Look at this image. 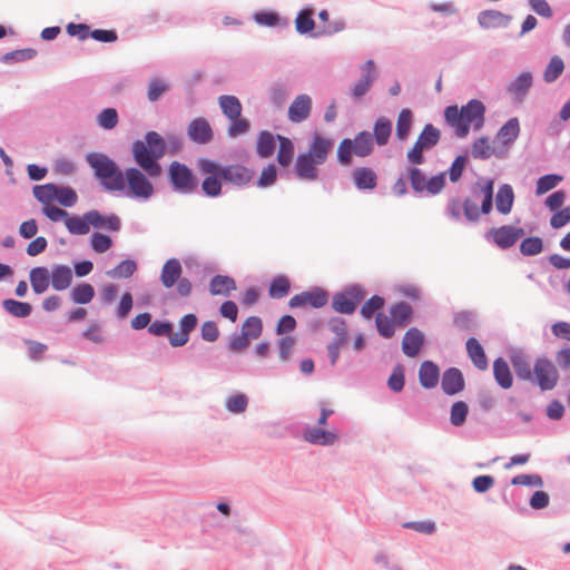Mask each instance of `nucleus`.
<instances>
[{
	"instance_id": "f257e3e1",
	"label": "nucleus",
	"mask_w": 570,
	"mask_h": 570,
	"mask_svg": "<svg viewBox=\"0 0 570 570\" xmlns=\"http://www.w3.org/2000/svg\"><path fill=\"white\" fill-rule=\"evenodd\" d=\"M166 154V142L156 131H149L145 140H137L132 144V155L136 164L147 176L155 178L160 176L161 166L158 159Z\"/></svg>"
},
{
	"instance_id": "f03ea898",
	"label": "nucleus",
	"mask_w": 570,
	"mask_h": 570,
	"mask_svg": "<svg viewBox=\"0 0 570 570\" xmlns=\"http://www.w3.org/2000/svg\"><path fill=\"white\" fill-rule=\"evenodd\" d=\"M484 105L480 100H470L459 109L456 106H449L444 110L446 122L455 130L460 138L468 136L470 128L480 130L484 124Z\"/></svg>"
},
{
	"instance_id": "7ed1b4c3",
	"label": "nucleus",
	"mask_w": 570,
	"mask_h": 570,
	"mask_svg": "<svg viewBox=\"0 0 570 570\" xmlns=\"http://www.w3.org/2000/svg\"><path fill=\"white\" fill-rule=\"evenodd\" d=\"M494 181L489 178L479 179L472 188V197L463 202V215L469 222H478L482 214H490L493 207Z\"/></svg>"
},
{
	"instance_id": "20e7f679",
	"label": "nucleus",
	"mask_w": 570,
	"mask_h": 570,
	"mask_svg": "<svg viewBox=\"0 0 570 570\" xmlns=\"http://www.w3.org/2000/svg\"><path fill=\"white\" fill-rule=\"evenodd\" d=\"M86 160L94 169L95 176L100 180L101 186L109 191H122L125 189L124 173L117 164L105 154L89 153Z\"/></svg>"
},
{
	"instance_id": "39448f33",
	"label": "nucleus",
	"mask_w": 570,
	"mask_h": 570,
	"mask_svg": "<svg viewBox=\"0 0 570 570\" xmlns=\"http://www.w3.org/2000/svg\"><path fill=\"white\" fill-rule=\"evenodd\" d=\"M198 168L202 174H219L223 180L236 186L247 185L254 177V170L243 165L235 164L222 167L207 158L198 161Z\"/></svg>"
},
{
	"instance_id": "423d86ee",
	"label": "nucleus",
	"mask_w": 570,
	"mask_h": 570,
	"mask_svg": "<svg viewBox=\"0 0 570 570\" xmlns=\"http://www.w3.org/2000/svg\"><path fill=\"white\" fill-rule=\"evenodd\" d=\"M373 151V136L368 131L358 132L354 140L345 138L337 147V158L342 165L352 163V155L366 157Z\"/></svg>"
},
{
	"instance_id": "0eeeda50",
	"label": "nucleus",
	"mask_w": 570,
	"mask_h": 570,
	"mask_svg": "<svg viewBox=\"0 0 570 570\" xmlns=\"http://www.w3.org/2000/svg\"><path fill=\"white\" fill-rule=\"evenodd\" d=\"M181 274L183 267L180 262L177 258H170L163 265L160 281L166 288H171L177 284V294L181 297H187L191 293L193 285L188 278L181 277Z\"/></svg>"
},
{
	"instance_id": "6e6552de",
	"label": "nucleus",
	"mask_w": 570,
	"mask_h": 570,
	"mask_svg": "<svg viewBox=\"0 0 570 570\" xmlns=\"http://www.w3.org/2000/svg\"><path fill=\"white\" fill-rule=\"evenodd\" d=\"M441 132L433 125L428 124L419 135L413 147L407 151V160L412 165L424 163L423 151L433 148L440 140Z\"/></svg>"
},
{
	"instance_id": "1a4fd4ad",
	"label": "nucleus",
	"mask_w": 570,
	"mask_h": 570,
	"mask_svg": "<svg viewBox=\"0 0 570 570\" xmlns=\"http://www.w3.org/2000/svg\"><path fill=\"white\" fill-rule=\"evenodd\" d=\"M169 176L175 189L184 194H190L197 188V180L186 165L178 161L171 163L169 166Z\"/></svg>"
},
{
	"instance_id": "9d476101",
	"label": "nucleus",
	"mask_w": 570,
	"mask_h": 570,
	"mask_svg": "<svg viewBox=\"0 0 570 570\" xmlns=\"http://www.w3.org/2000/svg\"><path fill=\"white\" fill-rule=\"evenodd\" d=\"M125 185L127 184L135 197L148 199L154 194V186L147 176L137 168H128L125 174Z\"/></svg>"
},
{
	"instance_id": "9b49d317",
	"label": "nucleus",
	"mask_w": 570,
	"mask_h": 570,
	"mask_svg": "<svg viewBox=\"0 0 570 570\" xmlns=\"http://www.w3.org/2000/svg\"><path fill=\"white\" fill-rule=\"evenodd\" d=\"M328 302V295L327 293L316 287L313 291L309 292H302L299 294L294 295L289 302L288 305L291 308H297V307H313V308H321L325 306Z\"/></svg>"
},
{
	"instance_id": "f8f14e48",
	"label": "nucleus",
	"mask_w": 570,
	"mask_h": 570,
	"mask_svg": "<svg viewBox=\"0 0 570 570\" xmlns=\"http://www.w3.org/2000/svg\"><path fill=\"white\" fill-rule=\"evenodd\" d=\"M533 373L541 390H551L558 381V372L549 360L539 358L533 366Z\"/></svg>"
},
{
	"instance_id": "ddd939ff",
	"label": "nucleus",
	"mask_w": 570,
	"mask_h": 570,
	"mask_svg": "<svg viewBox=\"0 0 570 570\" xmlns=\"http://www.w3.org/2000/svg\"><path fill=\"white\" fill-rule=\"evenodd\" d=\"M490 235L499 247L509 248L524 235V230L519 227L507 225L491 229Z\"/></svg>"
},
{
	"instance_id": "4468645a",
	"label": "nucleus",
	"mask_w": 570,
	"mask_h": 570,
	"mask_svg": "<svg viewBox=\"0 0 570 570\" xmlns=\"http://www.w3.org/2000/svg\"><path fill=\"white\" fill-rule=\"evenodd\" d=\"M196 326L197 317L194 314L184 315L179 321V331L169 336L170 345L174 347L184 346Z\"/></svg>"
},
{
	"instance_id": "2eb2a0df",
	"label": "nucleus",
	"mask_w": 570,
	"mask_h": 570,
	"mask_svg": "<svg viewBox=\"0 0 570 570\" xmlns=\"http://www.w3.org/2000/svg\"><path fill=\"white\" fill-rule=\"evenodd\" d=\"M332 147L333 141L331 139L316 134L313 137L307 153L304 154L313 158L316 164H324L332 150Z\"/></svg>"
},
{
	"instance_id": "dca6fc26",
	"label": "nucleus",
	"mask_w": 570,
	"mask_h": 570,
	"mask_svg": "<svg viewBox=\"0 0 570 570\" xmlns=\"http://www.w3.org/2000/svg\"><path fill=\"white\" fill-rule=\"evenodd\" d=\"M87 219L96 229H105L108 232H118L120 229V219L117 215H101L98 210L87 212Z\"/></svg>"
},
{
	"instance_id": "f3484780",
	"label": "nucleus",
	"mask_w": 570,
	"mask_h": 570,
	"mask_svg": "<svg viewBox=\"0 0 570 570\" xmlns=\"http://www.w3.org/2000/svg\"><path fill=\"white\" fill-rule=\"evenodd\" d=\"M189 138L200 145L207 144L213 138L212 127L205 118L194 119L187 129Z\"/></svg>"
},
{
	"instance_id": "a211bd4d",
	"label": "nucleus",
	"mask_w": 570,
	"mask_h": 570,
	"mask_svg": "<svg viewBox=\"0 0 570 570\" xmlns=\"http://www.w3.org/2000/svg\"><path fill=\"white\" fill-rule=\"evenodd\" d=\"M311 109V97L308 95H299L288 108V118L292 122H301L309 116Z\"/></svg>"
},
{
	"instance_id": "6ab92c4d",
	"label": "nucleus",
	"mask_w": 570,
	"mask_h": 570,
	"mask_svg": "<svg viewBox=\"0 0 570 570\" xmlns=\"http://www.w3.org/2000/svg\"><path fill=\"white\" fill-rule=\"evenodd\" d=\"M442 390L448 395H454L463 391L464 379L460 370L451 367L443 373Z\"/></svg>"
},
{
	"instance_id": "aec40b11",
	"label": "nucleus",
	"mask_w": 570,
	"mask_h": 570,
	"mask_svg": "<svg viewBox=\"0 0 570 570\" xmlns=\"http://www.w3.org/2000/svg\"><path fill=\"white\" fill-rule=\"evenodd\" d=\"M315 160L305 154H301L295 164V171L299 179L303 180H316L318 178V169Z\"/></svg>"
},
{
	"instance_id": "412c9836",
	"label": "nucleus",
	"mask_w": 570,
	"mask_h": 570,
	"mask_svg": "<svg viewBox=\"0 0 570 570\" xmlns=\"http://www.w3.org/2000/svg\"><path fill=\"white\" fill-rule=\"evenodd\" d=\"M424 343L423 333L416 327H411L404 334L402 341L403 353L409 357H415Z\"/></svg>"
},
{
	"instance_id": "4be33fe9",
	"label": "nucleus",
	"mask_w": 570,
	"mask_h": 570,
	"mask_svg": "<svg viewBox=\"0 0 570 570\" xmlns=\"http://www.w3.org/2000/svg\"><path fill=\"white\" fill-rule=\"evenodd\" d=\"M361 69L363 71V76L353 87V96L355 98H361L368 91L375 79L376 73L373 60L365 61Z\"/></svg>"
},
{
	"instance_id": "5701e85b",
	"label": "nucleus",
	"mask_w": 570,
	"mask_h": 570,
	"mask_svg": "<svg viewBox=\"0 0 570 570\" xmlns=\"http://www.w3.org/2000/svg\"><path fill=\"white\" fill-rule=\"evenodd\" d=\"M440 379V370L436 364L431 361H424L419 370L420 384L424 389H433L438 385Z\"/></svg>"
},
{
	"instance_id": "b1692460",
	"label": "nucleus",
	"mask_w": 570,
	"mask_h": 570,
	"mask_svg": "<svg viewBox=\"0 0 570 570\" xmlns=\"http://www.w3.org/2000/svg\"><path fill=\"white\" fill-rule=\"evenodd\" d=\"M338 436L333 431H325L318 428L307 429L304 432V440L318 445H332L337 441Z\"/></svg>"
},
{
	"instance_id": "393cba45",
	"label": "nucleus",
	"mask_w": 570,
	"mask_h": 570,
	"mask_svg": "<svg viewBox=\"0 0 570 570\" xmlns=\"http://www.w3.org/2000/svg\"><path fill=\"white\" fill-rule=\"evenodd\" d=\"M52 287L56 291L67 289L72 282V271L69 266L57 265L50 274Z\"/></svg>"
},
{
	"instance_id": "a878e982",
	"label": "nucleus",
	"mask_w": 570,
	"mask_h": 570,
	"mask_svg": "<svg viewBox=\"0 0 570 570\" xmlns=\"http://www.w3.org/2000/svg\"><path fill=\"white\" fill-rule=\"evenodd\" d=\"M353 180L358 189H374L377 184V176L373 169L360 167L353 171Z\"/></svg>"
},
{
	"instance_id": "bb28decb",
	"label": "nucleus",
	"mask_w": 570,
	"mask_h": 570,
	"mask_svg": "<svg viewBox=\"0 0 570 570\" xmlns=\"http://www.w3.org/2000/svg\"><path fill=\"white\" fill-rule=\"evenodd\" d=\"M514 203V193L509 184L499 187L495 196V206L499 213L508 215Z\"/></svg>"
},
{
	"instance_id": "cd10ccee",
	"label": "nucleus",
	"mask_w": 570,
	"mask_h": 570,
	"mask_svg": "<svg viewBox=\"0 0 570 570\" xmlns=\"http://www.w3.org/2000/svg\"><path fill=\"white\" fill-rule=\"evenodd\" d=\"M466 352L472 363L481 371L488 368V358L483 347L479 341L474 337H470L466 341Z\"/></svg>"
},
{
	"instance_id": "c85d7f7f",
	"label": "nucleus",
	"mask_w": 570,
	"mask_h": 570,
	"mask_svg": "<svg viewBox=\"0 0 570 570\" xmlns=\"http://www.w3.org/2000/svg\"><path fill=\"white\" fill-rule=\"evenodd\" d=\"M493 375L497 383L504 390L512 386L513 380L508 363L499 357L493 362Z\"/></svg>"
},
{
	"instance_id": "c756f323",
	"label": "nucleus",
	"mask_w": 570,
	"mask_h": 570,
	"mask_svg": "<svg viewBox=\"0 0 570 570\" xmlns=\"http://www.w3.org/2000/svg\"><path fill=\"white\" fill-rule=\"evenodd\" d=\"M520 135L518 118L509 119L499 130L497 138L505 146L513 144Z\"/></svg>"
},
{
	"instance_id": "7c9ffc66",
	"label": "nucleus",
	"mask_w": 570,
	"mask_h": 570,
	"mask_svg": "<svg viewBox=\"0 0 570 570\" xmlns=\"http://www.w3.org/2000/svg\"><path fill=\"white\" fill-rule=\"evenodd\" d=\"M218 105L222 109V112L228 119L238 118V116L242 115L243 107L236 96L223 95L218 98Z\"/></svg>"
},
{
	"instance_id": "2f4dec72",
	"label": "nucleus",
	"mask_w": 570,
	"mask_h": 570,
	"mask_svg": "<svg viewBox=\"0 0 570 570\" xmlns=\"http://www.w3.org/2000/svg\"><path fill=\"white\" fill-rule=\"evenodd\" d=\"M50 273L46 267H35L30 271V283L35 293L42 294L49 287Z\"/></svg>"
},
{
	"instance_id": "473e14b6",
	"label": "nucleus",
	"mask_w": 570,
	"mask_h": 570,
	"mask_svg": "<svg viewBox=\"0 0 570 570\" xmlns=\"http://www.w3.org/2000/svg\"><path fill=\"white\" fill-rule=\"evenodd\" d=\"M235 288V281L232 277L225 275H216L212 278L209 284V292L212 295L228 296Z\"/></svg>"
},
{
	"instance_id": "72a5a7b5",
	"label": "nucleus",
	"mask_w": 570,
	"mask_h": 570,
	"mask_svg": "<svg viewBox=\"0 0 570 570\" xmlns=\"http://www.w3.org/2000/svg\"><path fill=\"white\" fill-rule=\"evenodd\" d=\"M277 136H274L272 132L263 130L258 134L257 142H256V153L262 158H268L273 155L275 150V141Z\"/></svg>"
},
{
	"instance_id": "f704fd0d",
	"label": "nucleus",
	"mask_w": 570,
	"mask_h": 570,
	"mask_svg": "<svg viewBox=\"0 0 570 570\" xmlns=\"http://www.w3.org/2000/svg\"><path fill=\"white\" fill-rule=\"evenodd\" d=\"M510 17L494 10L483 11L479 16V23L484 28H499L508 26Z\"/></svg>"
},
{
	"instance_id": "c9c22d12",
	"label": "nucleus",
	"mask_w": 570,
	"mask_h": 570,
	"mask_svg": "<svg viewBox=\"0 0 570 570\" xmlns=\"http://www.w3.org/2000/svg\"><path fill=\"white\" fill-rule=\"evenodd\" d=\"M471 154L476 159H488L494 155H499L497 153V148L487 137H481L474 140Z\"/></svg>"
},
{
	"instance_id": "e433bc0d",
	"label": "nucleus",
	"mask_w": 570,
	"mask_h": 570,
	"mask_svg": "<svg viewBox=\"0 0 570 570\" xmlns=\"http://www.w3.org/2000/svg\"><path fill=\"white\" fill-rule=\"evenodd\" d=\"M277 140L279 142L277 161L282 167H288L294 157V145L289 138L281 135H277Z\"/></svg>"
},
{
	"instance_id": "4c0bfd02",
	"label": "nucleus",
	"mask_w": 570,
	"mask_h": 570,
	"mask_svg": "<svg viewBox=\"0 0 570 570\" xmlns=\"http://www.w3.org/2000/svg\"><path fill=\"white\" fill-rule=\"evenodd\" d=\"M391 134H392V122L385 117H380L375 121L374 128H373V136H374L375 142L379 146L386 145L389 142Z\"/></svg>"
},
{
	"instance_id": "58836bf2",
	"label": "nucleus",
	"mask_w": 570,
	"mask_h": 570,
	"mask_svg": "<svg viewBox=\"0 0 570 570\" xmlns=\"http://www.w3.org/2000/svg\"><path fill=\"white\" fill-rule=\"evenodd\" d=\"M412 307L404 302L394 304L390 308V315L397 326H405L412 318Z\"/></svg>"
},
{
	"instance_id": "ea45409f",
	"label": "nucleus",
	"mask_w": 570,
	"mask_h": 570,
	"mask_svg": "<svg viewBox=\"0 0 570 570\" xmlns=\"http://www.w3.org/2000/svg\"><path fill=\"white\" fill-rule=\"evenodd\" d=\"M65 225L70 234L86 235L90 230V224L87 219V213L82 216H71L65 220Z\"/></svg>"
},
{
	"instance_id": "a19ab883",
	"label": "nucleus",
	"mask_w": 570,
	"mask_h": 570,
	"mask_svg": "<svg viewBox=\"0 0 570 570\" xmlns=\"http://www.w3.org/2000/svg\"><path fill=\"white\" fill-rule=\"evenodd\" d=\"M413 115L410 109H402L396 121V137L405 140L412 127Z\"/></svg>"
},
{
	"instance_id": "79ce46f5",
	"label": "nucleus",
	"mask_w": 570,
	"mask_h": 570,
	"mask_svg": "<svg viewBox=\"0 0 570 570\" xmlns=\"http://www.w3.org/2000/svg\"><path fill=\"white\" fill-rule=\"evenodd\" d=\"M33 196L43 206L52 205L56 197V185L46 184L33 187Z\"/></svg>"
},
{
	"instance_id": "37998d69",
	"label": "nucleus",
	"mask_w": 570,
	"mask_h": 570,
	"mask_svg": "<svg viewBox=\"0 0 570 570\" xmlns=\"http://www.w3.org/2000/svg\"><path fill=\"white\" fill-rule=\"evenodd\" d=\"M313 10L312 9H304L298 12L296 19H295V27L298 33H307L314 30L315 22L313 19Z\"/></svg>"
},
{
	"instance_id": "c03bdc74",
	"label": "nucleus",
	"mask_w": 570,
	"mask_h": 570,
	"mask_svg": "<svg viewBox=\"0 0 570 570\" xmlns=\"http://www.w3.org/2000/svg\"><path fill=\"white\" fill-rule=\"evenodd\" d=\"M3 307L9 314L16 317H27L32 311L29 303L19 302L12 298L4 299Z\"/></svg>"
},
{
	"instance_id": "a18cd8bd",
	"label": "nucleus",
	"mask_w": 570,
	"mask_h": 570,
	"mask_svg": "<svg viewBox=\"0 0 570 570\" xmlns=\"http://www.w3.org/2000/svg\"><path fill=\"white\" fill-rule=\"evenodd\" d=\"M262 320L257 316H249L243 323L242 334L250 341L258 338L262 334Z\"/></svg>"
},
{
	"instance_id": "49530a36",
	"label": "nucleus",
	"mask_w": 570,
	"mask_h": 570,
	"mask_svg": "<svg viewBox=\"0 0 570 570\" xmlns=\"http://www.w3.org/2000/svg\"><path fill=\"white\" fill-rule=\"evenodd\" d=\"M291 289V282L286 276H277L275 277L269 286V296L272 298H282L288 294Z\"/></svg>"
},
{
	"instance_id": "de8ad7c7",
	"label": "nucleus",
	"mask_w": 570,
	"mask_h": 570,
	"mask_svg": "<svg viewBox=\"0 0 570 570\" xmlns=\"http://www.w3.org/2000/svg\"><path fill=\"white\" fill-rule=\"evenodd\" d=\"M137 265L131 259L120 262L115 268L108 271L106 274L111 278H128L134 275Z\"/></svg>"
},
{
	"instance_id": "09e8293b",
	"label": "nucleus",
	"mask_w": 570,
	"mask_h": 570,
	"mask_svg": "<svg viewBox=\"0 0 570 570\" xmlns=\"http://www.w3.org/2000/svg\"><path fill=\"white\" fill-rule=\"evenodd\" d=\"M355 298L352 299L345 294H337L332 303L333 308L338 313L352 314L356 308L357 301L361 299L360 297Z\"/></svg>"
},
{
	"instance_id": "8fccbe9b",
	"label": "nucleus",
	"mask_w": 570,
	"mask_h": 570,
	"mask_svg": "<svg viewBox=\"0 0 570 570\" xmlns=\"http://www.w3.org/2000/svg\"><path fill=\"white\" fill-rule=\"evenodd\" d=\"M95 296V289L92 285L88 283L76 286L71 292V299L76 304H88Z\"/></svg>"
},
{
	"instance_id": "3c124183",
	"label": "nucleus",
	"mask_w": 570,
	"mask_h": 570,
	"mask_svg": "<svg viewBox=\"0 0 570 570\" xmlns=\"http://www.w3.org/2000/svg\"><path fill=\"white\" fill-rule=\"evenodd\" d=\"M77 200V193L72 188L56 185L55 202L63 207H72Z\"/></svg>"
},
{
	"instance_id": "603ef678",
	"label": "nucleus",
	"mask_w": 570,
	"mask_h": 570,
	"mask_svg": "<svg viewBox=\"0 0 570 570\" xmlns=\"http://www.w3.org/2000/svg\"><path fill=\"white\" fill-rule=\"evenodd\" d=\"M206 178L202 184L203 191L209 197H216L222 193V183L219 174H205Z\"/></svg>"
},
{
	"instance_id": "864d4df0",
	"label": "nucleus",
	"mask_w": 570,
	"mask_h": 570,
	"mask_svg": "<svg viewBox=\"0 0 570 570\" xmlns=\"http://www.w3.org/2000/svg\"><path fill=\"white\" fill-rule=\"evenodd\" d=\"M375 322L376 328L383 337L390 338L394 335L396 324L392 317L383 313H377Z\"/></svg>"
},
{
	"instance_id": "5fc2aeb1",
	"label": "nucleus",
	"mask_w": 570,
	"mask_h": 570,
	"mask_svg": "<svg viewBox=\"0 0 570 570\" xmlns=\"http://www.w3.org/2000/svg\"><path fill=\"white\" fill-rule=\"evenodd\" d=\"M469 413V406L463 401L454 402L451 406L450 422L454 426H461L464 424Z\"/></svg>"
},
{
	"instance_id": "6e6d98bb",
	"label": "nucleus",
	"mask_w": 570,
	"mask_h": 570,
	"mask_svg": "<svg viewBox=\"0 0 570 570\" xmlns=\"http://www.w3.org/2000/svg\"><path fill=\"white\" fill-rule=\"evenodd\" d=\"M561 180L562 176L556 174L544 175L540 177L537 180L535 194L540 196L550 191L551 189L557 187Z\"/></svg>"
},
{
	"instance_id": "4d7b16f0",
	"label": "nucleus",
	"mask_w": 570,
	"mask_h": 570,
	"mask_svg": "<svg viewBox=\"0 0 570 570\" xmlns=\"http://www.w3.org/2000/svg\"><path fill=\"white\" fill-rule=\"evenodd\" d=\"M511 362L519 379L530 380L532 377L531 365L524 356L513 355Z\"/></svg>"
},
{
	"instance_id": "13d9d810",
	"label": "nucleus",
	"mask_w": 570,
	"mask_h": 570,
	"mask_svg": "<svg viewBox=\"0 0 570 570\" xmlns=\"http://www.w3.org/2000/svg\"><path fill=\"white\" fill-rule=\"evenodd\" d=\"M230 124L227 128V134L232 138H236L249 131L250 122L248 119L238 116V118L229 119Z\"/></svg>"
},
{
	"instance_id": "bf43d9fd",
	"label": "nucleus",
	"mask_w": 570,
	"mask_h": 570,
	"mask_svg": "<svg viewBox=\"0 0 570 570\" xmlns=\"http://www.w3.org/2000/svg\"><path fill=\"white\" fill-rule=\"evenodd\" d=\"M563 69L562 59L558 56L552 57L543 73L544 80L547 82L554 81L562 73Z\"/></svg>"
},
{
	"instance_id": "052dcab7",
	"label": "nucleus",
	"mask_w": 570,
	"mask_h": 570,
	"mask_svg": "<svg viewBox=\"0 0 570 570\" xmlns=\"http://www.w3.org/2000/svg\"><path fill=\"white\" fill-rule=\"evenodd\" d=\"M543 244L540 237H528L520 244V252L525 256L538 255L542 252Z\"/></svg>"
},
{
	"instance_id": "680f3d73",
	"label": "nucleus",
	"mask_w": 570,
	"mask_h": 570,
	"mask_svg": "<svg viewBox=\"0 0 570 570\" xmlns=\"http://www.w3.org/2000/svg\"><path fill=\"white\" fill-rule=\"evenodd\" d=\"M532 85V76L530 72L520 75L511 85L509 90L517 96L524 95Z\"/></svg>"
},
{
	"instance_id": "e2e57ef3",
	"label": "nucleus",
	"mask_w": 570,
	"mask_h": 570,
	"mask_svg": "<svg viewBox=\"0 0 570 570\" xmlns=\"http://www.w3.org/2000/svg\"><path fill=\"white\" fill-rule=\"evenodd\" d=\"M118 122V114L115 108L104 109L98 116V124L104 129H112Z\"/></svg>"
},
{
	"instance_id": "0e129e2a",
	"label": "nucleus",
	"mask_w": 570,
	"mask_h": 570,
	"mask_svg": "<svg viewBox=\"0 0 570 570\" xmlns=\"http://www.w3.org/2000/svg\"><path fill=\"white\" fill-rule=\"evenodd\" d=\"M90 243H91L92 249L96 253L101 254V253L107 252L111 247L112 239H111V237H109L105 234L94 233L91 236Z\"/></svg>"
},
{
	"instance_id": "69168bd1",
	"label": "nucleus",
	"mask_w": 570,
	"mask_h": 570,
	"mask_svg": "<svg viewBox=\"0 0 570 570\" xmlns=\"http://www.w3.org/2000/svg\"><path fill=\"white\" fill-rule=\"evenodd\" d=\"M168 90V85L160 79H153L149 82L147 96L150 101H157Z\"/></svg>"
},
{
	"instance_id": "338daca9",
	"label": "nucleus",
	"mask_w": 570,
	"mask_h": 570,
	"mask_svg": "<svg viewBox=\"0 0 570 570\" xmlns=\"http://www.w3.org/2000/svg\"><path fill=\"white\" fill-rule=\"evenodd\" d=\"M384 305V299L380 296H372L367 299L363 306L361 307V314L365 318H371L375 312L382 308Z\"/></svg>"
},
{
	"instance_id": "774afa93",
	"label": "nucleus",
	"mask_w": 570,
	"mask_h": 570,
	"mask_svg": "<svg viewBox=\"0 0 570 570\" xmlns=\"http://www.w3.org/2000/svg\"><path fill=\"white\" fill-rule=\"evenodd\" d=\"M409 177L411 186L415 191L422 193L425 190L429 179H426L425 175L419 168L410 169Z\"/></svg>"
}]
</instances>
